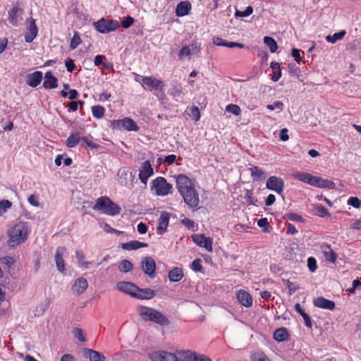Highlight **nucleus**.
<instances>
[{"label":"nucleus","instance_id":"obj_1","mask_svg":"<svg viewBox=\"0 0 361 361\" xmlns=\"http://www.w3.org/2000/svg\"><path fill=\"white\" fill-rule=\"evenodd\" d=\"M30 231L27 223L18 222L8 231L9 236L8 245L11 247H16L24 243L28 238Z\"/></svg>","mask_w":361,"mask_h":361},{"label":"nucleus","instance_id":"obj_2","mask_svg":"<svg viewBox=\"0 0 361 361\" xmlns=\"http://www.w3.org/2000/svg\"><path fill=\"white\" fill-rule=\"evenodd\" d=\"M93 209L109 216H115L121 212V207L106 196H102L96 200Z\"/></svg>","mask_w":361,"mask_h":361},{"label":"nucleus","instance_id":"obj_3","mask_svg":"<svg viewBox=\"0 0 361 361\" xmlns=\"http://www.w3.org/2000/svg\"><path fill=\"white\" fill-rule=\"evenodd\" d=\"M151 189L157 196H166L173 192V185L164 177L159 176L151 183Z\"/></svg>","mask_w":361,"mask_h":361},{"label":"nucleus","instance_id":"obj_4","mask_svg":"<svg viewBox=\"0 0 361 361\" xmlns=\"http://www.w3.org/2000/svg\"><path fill=\"white\" fill-rule=\"evenodd\" d=\"M94 26L99 32L106 34L116 30L120 25L116 20H108L102 18L94 23Z\"/></svg>","mask_w":361,"mask_h":361},{"label":"nucleus","instance_id":"obj_5","mask_svg":"<svg viewBox=\"0 0 361 361\" xmlns=\"http://www.w3.org/2000/svg\"><path fill=\"white\" fill-rule=\"evenodd\" d=\"M184 200L185 203L190 208H197L200 203L199 194L195 187L189 188L184 192L180 194Z\"/></svg>","mask_w":361,"mask_h":361},{"label":"nucleus","instance_id":"obj_6","mask_svg":"<svg viewBox=\"0 0 361 361\" xmlns=\"http://www.w3.org/2000/svg\"><path fill=\"white\" fill-rule=\"evenodd\" d=\"M142 82L140 85L144 89H148L149 90H160L163 92V81L157 79L152 76H145L141 77Z\"/></svg>","mask_w":361,"mask_h":361},{"label":"nucleus","instance_id":"obj_7","mask_svg":"<svg viewBox=\"0 0 361 361\" xmlns=\"http://www.w3.org/2000/svg\"><path fill=\"white\" fill-rule=\"evenodd\" d=\"M284 181L282 178L273 176L269 177L266 183L267 188L275 191L279 195H281L284 189Z\"/></svg>","mask_w":361,"mask_h":361},{"label":"nucleus","instance_id":"obj_8","mask_svg":"<svg viewBox=\"0 0 361 361\" xmlns=\"http://www.w3.org/2000/svg\"><path fill=\"white\" fill-rule=\"evenodd\" d=\"M141 267L144 273L150 279L155 277L156 263L152 257H145L142 260Z\"/></svg>","mask_w":361,"mask_h":361},{"label":"nucleus","instance_id":"obj_9","mask_svg":"<svg viewBox=\"0 0 361 361\" xmlns=\"http://www.w3.org/2000/svg\"><path fill=\"white\" fill-rule=\"evenodd\" d=\"M27 32L25 35V41L27 43L32 42L37 37L38 33V28L35 23V19L30 18L26 20Z\"/></svg>","mask_w":361,"mask_h":361},{"label":"nucleus","instance_id":"obj_10","mask_svg":"<svg viewBox=\"0 0 361 361\" xmlns=\"http://www.w3.org/2000/svg\"><path fill=\"white\" fill-rule=\"evenodd\" d=\"M176 183V188L180 194L194 187L191 180L185 175L178 174L174 176Z\"/></svg>","mask_w":361,"mask_h":361},{"label":"nucleus","instance_id":"obj_11","mask_svg":"<svg viewBox=\"0 0 361 361\" xmlns=\"http://www.w3.org/2000/svg\"><path fill=\"white\" fill-rule=\"evenodd\" d=\"M154 173V169L149 161H145L142 163L139 170L138 177L140 182L146 184L148 178Z\"/></svg>","mask_w":361,"mask_h":361},{"label":"nucleus","instance_id":"obj_12","mask_svg":"<svg viewBox=\"0 0 361 361\" xmlns=\"http://www.w3.org/2000/svg\"><path fill=\"white\" fill-rule=\"evenodd\" d=\"M319 250L323 255L325 261L331 263L335 264L338 257L337 254L333 250L331 246L326 243H322L319 246Z\"/></svg>","mask_w":361,"mask_h":361},{"label":"nucleus","instance_id":"obj_13","mask_svg":"<svg viewBox=\"0 0 361 361\" xmlns=\"http://www.w3.org/2000/svg\"><path fill=\"white\" fill-rule=\"evenodd\" d=\"M150 357L152 361H180L175 354L164 350L154 352Z\"/></svg>","mask_w":361,"mask_h":361},{"label":"nucleus","instance_id":"obj_14","mask_svg":"<svg viewBox=\"0 0 361 361\" xmlns=\"http://www.w3.org/2000/svg\"><path fill=\"white\" fill-rule=\"evenodd\" d=\"M194 243L200 247H204L207 251H212V239L206 237L204 234H196L192 236Z\"/></svg>","mask_w":361,"mask_h":361},{"label":"nucleus","instance_id":"obj_15","mask_svg":"<svg viewBox=\"0 0 361 361\" xmlns=\"http://www.w3.org/2000/svg\"><path fill=\"white\" fill-rule=\"evenodd\" d=\"M116 289L135 298L137 286L130 282L119 281L116 284Z\"/></svg>","mask_w":361,"mask_h":361},{"label":"nucleus","instance_id":"obj_16","mask_svg":"<svg viewBox=\"0 0 361 361\" xmlns=\"http://www.w3.org/2000/svg\"><path fill=\"white\" fill-rule=\"evenodd\" d=\"M87 281L83 277H80L75 281L71 290L73 294L80 295L87 288Z\"/></svg>","mask_w":361,"mask_h":361},{"label":"nucleus","instance_id":"obj_17","mask_svg":"<svg viewBox=\"0 0 361 361\" xmlns=\"http://www.w3.org/2000/svg\"><path fill=\"white\" fill-rule=\"evenodd\" d=\"M236 296L238 300L242 305L247 307L252 306V297L247 291L240 289L238 291Z\"/></svg>","mask_w":361,"mask_h":361},{"label":"nucleus","instance_id":"obj_18","mask_svg":"<svg viewBox=\"0 0 361 361\" xmlns=\"http://www.w3.org/2000/svg\"><path fill=\"white\" fill-rule=\"evenodd\" d=\"M43 87L45 89H54L58 87V79L51 71L45 73Z\"/></svg>","mask_w":361,"mask_h":361},{"label":"nucleus","instance_id":"obj_19","mask_svg":"<svg viewBox=\"0 0 361 361\" xmlns=\"http://www.w3.org/2000/svg\"><path fill=\"white\" fill-rule=\"evenodd\" d=\"M135 298L140 300H150L154 298L155 291L150 288H140L137 286Z\"/></svg>","mask_w":361,"mask_h":361},{"label":"nucleus","instance_id":"obj_20","mask_svg":"<svg viewBox=\"0 0 361 361\" xmlns=\"http://www.w3.org/2000/svg\"><path fill=\"white\" fill-rule=\"evenodd\" d=\"M82 353L84 357L88 358L90 361H105L106 360L103 354L92 349L84 348Z\"/></svg>","mask_w":361,"mask_h":361},{"label":"nucleus","instance_id":"obj_21","mask_svg":"<svg viewBox=\"0 0 361 361\" xmlns=\"http://www.w3.org/2000/svg\"><path fill=\"white\" fill-rule=\"evenodd\" d=\"M170 214L167 212H163L159 219L157 231L160 234L165 233L169 226Z\"/></svg>","mask_w":361,"mask_h":361},{"label":"nucleus","instance_id":"obj_22","mask_svg":"<svg viewBox=\"0 0 361 361\" xmlns=\"http://www.w3.org/2000/svg\"><path fill=\"white\" fill-rule=\"evenodd\" d=\"M42 80V73L41 71H37L32 73H30L27 75L26 83L27 85L32 87H35L38 86Z\"/></svg>","mask_w":361,"mask_h":361},{"label":"nucleus","instance_id":"obj_23","mask_svg":"<svg viewBox=\"0 0 361 361\" xmlns=\"http://www.w3.org/2000/svg\"><path fill=\"white\" fill-rule=\"evenodd\" d=\"M294 178H297L298 180L307 183L310 185L315 186L316 185V176H314L310 173H294L293 175Z\"/></svg>","mask_w":361,"mask_h":361},{"label":"nucleus","instance_id":"obj_24","mask_svg":"<svg viewBox=\"0 0 361 361\" xmlns=\"http://www.w3.org/2000/svg\"><path fill=\"white\" fill-rule=\"evenodd\" d=\"M191 4L188 1H181L177 5L176 14L178 17L188 15L191 10Z\"/></svg>","mask_w":361,"mask_h":361},{"label":"nucleus","instance_id":"obj_25","mask_svg":"<svg viewBox=\"0 0 361 361\" xmlns=\"http://www.w3.org/2000/svg\"><path fill=\"white\" fill-rule=\"evenodd\" d=\"M65 251V247H59L56 249L55 253V262L57 267V269L60 272H63L65 270V263L63 259V253Z\"/></svg>","mask_w":361,"mask_h":361},{"label":"nucleus","instance_id":"obj_26","mask_svg":"<svg viewBox=\"0 0 361 361\" xmlns=\"http://www.w3.org/2000/svg\"><path fill=\"white\" fill-rule=\"evenodd\" d=\"M184 274L182 268L174 267L169 271L168 277L171 282L180 281L183 278Z\"/></svg>","mask_w":361,"mask_h":361},{"label":"nucleus","instance_id":"obj_27","mask_svg":"<svg viewBox=\"0 0 361 361\" xmlns=\"http://www.w3.org/2000/svg\"><path fill=\"white\" fill-rule=\"evenodd\" d=\"M148 245L138 240H131L126 243H122L121 247L126 250H135L141 247H146Z\"/></svg>","mask_w":361,"mask_h":361},{"label":"nucleus","instance_id":"obj_28","mask_svg":"<svg viewBox=\"0 0 361 361\" xmlns=\"http://www.w3.org/2000/svg\"><path fill=\"white\" fill-rule=\"evenodd\" d=\"M274 338L278 342H283L288 338V330L284 327L276 329L274 333Z\"/></svg>","mask_w":361,"mask_h":361},{"label":"nucleus","instance_id":"obj_29","mask_svg":"<svg viewBox=\"0 0 361 361\" xmlns=\"http://www.w3.org/2000/svg\"><path fill=\"white\" fill-rule=\"evenodd\" d=\"M81 137L79 133H71L66 141V146L68 148H73L80 143Z\"/></svg>","mask_w":361,"mask_h":361},{"label":"nucleus","instance_id":"obj_30","mask_svg":"<svg viewBox=\"0 0 361 361\" xmlns=\"http://www.w3.org/2000/svg\"><path fill=\"white\" fill-rule=\"evenodd\" d=\"M248 170L254 180H260L265 178L264 171L257 166H252Z\"/></svg>","mask_w":361,"mask_h":361},{"label":"nucleus","instance_id":"obj_31","mask_svg":"<svg viewBox=\"0 0 361 361\" xmlns=\"http://www.w3.org/2000/svg\"><path fill=\"white\" fill-rule=\"evenodd\" d=\"M317 307L326 310H333L335 307L334 301L326 299L323 297L317 298Z\"/></svg>","mask_w":361,"mask_h":361},{"label":"nucleus","instance_id":"obj_32","mask_svg":"<svg viewBox=\"0 0 361 361\" xmlns=\"http://www.w3.org/2000/svg\"><path fill=\"white\" fill-rule=\"evenodd\" d=\"M270 67L274 71L271 80L274 82L279 81L281 77V64L279 62L272 61L270 63Z\"/></svg>","mask_w":361,"mask_h":361},{"label":"nucleus","instance_id":"obj_33","mask_svg":"<svg viewBox=\"0 0 361 361\" xmlns=\"http://www.w3.org/2000/svg\"><path fill=\"white\" fill-rule=\"evenodd\" d=\"M22 11L18 6H13L8 12V21L13 25H18V16Z\"/></svg>","mask_w":361,"mask_h":361},{"label":"nucleus","instance_id":"obj_34","mask_svg":"<svg viewBox=\"0 0 361 361\" xmlns=\"http://www.w3.org/2000/svg\"><path fill=\"white\" fill-rule=\"evenodd\" d=\"M345 35L346 31L343 30L339 31L338 32L334 33L332 35H329L326 36L325 39L328 42L334 44L337 41L342 39L345 36Z\"/></svg>","mask_w":361,"mask_h":361},{"label":"nucleus","instance_id":"obj_35","mask_svg":"<svg viewBox=\"0 0 361 361\" xmlns=\"http://www.w3.org/2000/svg\"><path fill=\"white\" fill-rule=\"evenodd\" d=\"M183 361H198L200 356L195 352L190 350H183L179 353Z\"/></svg>","mask_w":361,"mask_h":361},{"label":"nucleus","instance_id":"obj_36","mask_svg":"<svg viewBox=\"0 0 361 361\" xmlns=\"http://www.w3.org/2000/svg\"><path fill=\"white\" fill-rule=\"evenodd\" d=\"M122 128L128 130H137L138 127L135 122L130 118H125L123 119Z\"/></svg>","mask_w":361,"mask_h":361},{"label":"nucleus","instance_id":"obj_37","mask_svg":"<svg viewBox=\"0 0 361 361\" xmlns=\"http://www.w3.org/2000/svg\"><path fill=\"white\" fill-rule=\"evenodd\" d=\"M81 144L80 146L82 147H84L85 149H98L99 147V145L97 144L96 142H93L92 140H90L87 137H81L80 140Z\"/></svg>","mask_w":361,"mask_h":361},{"label":"nucleus","instance_id":"obj_38","mask_svg":"<svg viewBox=\"0 0 361 361\" xmlns=\"http://www.w3.org/2000/svg\"><path fill=\"white\" fill-rule=\"evenodd\" d=\"M263 40L264 43L269 47V51L271 53H274L277 51L279 47L276 40L273 37L266 36L264 37Z\"/></svg>","mask_w":361,"mask_h":361},{"label":"nucleus","instance_id":"obj_39","mask_svg":"<svg viewBox=\"0 0 361 361\" xmlns=\"http://www.w3.org/2000/svg\"><path fill=\"white\" fill-rule=\"evenodd\" d=\"M140 316H163L160 312L154 309L147 307H140L139 310Z\"/></svg>","mask_w":361,"mask_h":361},{"label":"nucleus","instance_id":"obj_40","mask_svg":"<svg viewBox=\"0 0 361 361\" xmlns=\"http://www.w3.org/2000/svg\"><path fill=\"white\" fill-rule=\"evenodd\" d=\"M169 94L172 96L176 101H178V98L184 94L183 88L180 85H174L170 90Z\"/></svg>","mask_w":361,"mask_h":361},{"label":"nucleus","instance_id":"obj_41","mask_svg":"<svg viewBox=\"0 0 361 361\" xmlns=\"http://www.w3.org/2000/svg\"><path fill=\"white\" fill-rule=\"evenodd\" d=\"M92 113L94 118L100 119L104 116L105 109L101 105H95L92 107Z\"/></svg>","mask_w":361,"mask_h":361},{"label":"nucleus","instance_id":"obj_42","mask_svg":"<svg viewBox=\"0 0 361 361\" xmlns=\"http://www.w3.org/2000/svg\"><path fill=\"white\" fill-rule=\"evenodd\" d=\"M128 174H131V173L129 171V169H127L126 168L120 169L118 171L117 176L121 180V184L127 185V179Z\"/></svg>","mask_w":361,"mask_h":361},{"label":"nucleus","instance_id":"obj_43","mask_svg":"<svg viewBox=\"0 0 361 361\" xmlns=\"http://www.w3.org/2000/svg\"><path fill=\"white\" fill-rule=\"evenodd\" d=\"M335 186L336 185L333 181L317 177V188H334Z\"/></svg>","mask_w":361,"mask_h":361},{"label":"nucleus","instance_id":"obj_44","mask_svg":"<svg viewBox=\"0 0 361 361\" xmlns=\"http://www.w3.org/2000/svg\"><path fill=\"white\" fill-rule=\"evenodd\" d=\"M133 269V264L128 259H123L119 265L118 270L123 273H127Z\"/></svg>","mask_w":361,"mask_h":361},{"label":"nucleus","instance_id":"obj_45","mask_svg":"<svg viewBox=\"0 0 361 361\" xmlns=\"http://www.w3.org/2000/svg\"><path fill=\"white\" fill-rule=\"evenodd\" d=\"M145 320L155 322L161 326H167L170 324L168 317H142Z\"/></svg>","mask_w":361,"mask_h":361},{"label":"nucleus","instance_id":"obj_46","mask_svg":"<svg viewBox=\"0 0 361 361\" xmlns=\"http://www.w3.org/2000/svg\"><path fill=\"white\" fill-rule=\"evenodd\" d=\"M75 257L78 260V262L79 264L84 267L87 268L90 262L85 260V255L82 251L81 250H76L75 251Z\"/></svg>","mask_w":361,"mask_h":361},{"label":"nucleus","instance_id":"obj_47","mask_svg":"<svg viewBox=\"0 0 361 361\" xmlns=\"http://www.w3.org/2000/svg\"><path fill=\"white\" fill-rule=\"evenodd\" d=\"M252 361H271L269 358L262 352H256L251 355Z\"/></svg>","mask_w":361,"mask_h":361},{"label":"nucleus","instance_id":"obj_48","mask_svg":"<svg viewBox=\"0 0 361 361\" xmlns=\"http://www.w3.org/2000/svg\"><path fill=\"white\" fill-rule=\"evenodd\" d=\"M283 219L291 221H302V217L295 213H286L283 216Z\"/></svg>","mask_w":361,"mask_h":361},{"label":"nucleus","instance_id":"obj_49","mask_svg":"<svg viewBox=\"0 0 361 361\" xmlns=\"http://www.w3.org/2000/svg\"><path fill=\"white\" fill-rule=\"evenodd\" d=\"M226 110L235 116H239L241 114V109L240 106L236 104H230L227 105Z\"/></svg>","mask_w":361,"mask_h":361},{"label":"nucleus","instance_id":"obj_50","mask_svg":"<svg viewBox=\"0 0 361 361\" xmlns=\"http://www.w3.org/2000/svg\"><path fill=\"white\" fill-rule=\"evenodd\" d=\"M12 206V202L8 200H3L0 201V216L4 214L8 209Z\"/></svg>","mask_w":361,"mask_h":361},{"label":"nucleus","instance_id":"obj_51","mask_svg":"<svg viewBox=\"0 0 361 361\" xmlns=\"http://www.w3.org/2000/svg\"><path fill=\"white\" fill-rule=\"evenodd\" d=\"M81 43V39L77 32H75L70 43V48L75 49Z\"/></svg>","mask_w":361,"mask_h":361},{"label":"nucleus","instance_id":"obj_52","mask_svg":"<svg viewBox=\"0 0 361 361\" xmlns=\"http://www.w3.org/2000/svg\"><path fill=\"white\" fill-rule=\"evenodd\" d=\"M245 198L250 204L256 205L257 200L254 197L252 190H246L245 193Z\"/></svg>","mask_w":361,"mask_h":361},{"label":"nucleus","instance_id":"obj_53","mask_svg":"<svg viewBox=\"0 0 361 361\" xmlns=\"http://www.w3.org/2000/svg\"><path fill=\"white\" fill-rule=\"evenodd\" d=\"M72 333H73V336H75V338L78 339L80 341H81V342L85 341V337L84 336L83 331L82 329L75 327L73 329Z\"/></svg>","mask_w":361,"mask_h":361},{"label":"nucleus","instance_id":"obj_54","mask_svg":"<svg viewBox=\"0 0 361 361\" xmlns=\"http://www.w3.org/2000/svg\"><path fill=\"white\" fill-rule=\"evenodd\" d=\"M191 55L190 49L188 46H183L178 52V58L183 60L184 56H190Z\"/></svg>","mask_w":361,"mask_h":361},{"label":"nucleus","instance_id":"obj_55","mask_svg":"<svg viewBox=\"0 0 361 361\" xmlns=\"http://www.w3.org/2000/svg\"><path fill=\"white\" fill-rule=\"evenodd\" d=\"M286 286L288 289L289 295H293L296 290L300 289V286L296 283L291 282L289 280L286 281Z\"/></svg>","mask_w":361,"mask_h":361},{"label":"nucleus","instance_id":"obj_56","mask_svg":"<svg viewBox=\"0 0 361 361\" xmlns=\"http://www.w3.org/2000/svg\"><path fill=\"white\" fill-rule=\"evenodd\" d=\"M267 108L270 111L278 109L279 111H281L283 109V104L282 102L276 101L272 104L267 105Z\"/></svg>","mask_w":361,"mask_h":361},{"label":"nucleus","instance_id":"obj_57","mask_svg":"<svg viewBox=\"0 0 361 361\" xmlns=\"http://www.w3.org/2000/svg\"><path fill=\"white\" fill-rule=\"evenodd\" d=\"M348 204L356 209H358L361 207V201L357 197H350L348 200Z\"/></svg>","mask_w":361,"mask_h":361},{"label":"nucleus","instance_id":"obj_58","mask_svg":"<svg viewBox=\"0 0 361 361\" xmlns=\"http://www.w3.org/2000/svg\"><path fill=\"white\" fill-rule=\"evenodd\" d=\"M253 12V8L252 6H247L246 9L243 11H237L235 12V16L238 17H247L251 15Z\"/></svg>","mask_w":361,"mask_h":361},{"label":"nucleus","instance_id":"obj_59","mask_svg":"<svg viewBox=\"0 0 361 361\" xmlns=\"http://www.w3.org/2000/svg\"><path fill=\"white\" fill-rule=\"evenodd\" d=\"M134 21L135 20L133 17L127 16L121 21V26L123 28L127 29L133 24Z\"/></svg>","mask_w":361,"mask_h":361},{"label":"nucleus","instance_id":"obj_60","mask_svg":"<svg viewBox=\"0 0 361 361\" xmlns=\"http://www.w3.org/2000/svg\"><path fill=\"white\" fill-rule=\"evenodd\" d=\"M191 54H197L201 51V44L198 42H192L190 46Z\"/></svg>","mask_w":361,"mask_h":361},{"label":"nucleus","instance_id":"obj_61","mask_svg":"<svg viewBox=\"0 0 361 361\" xmlns=\"http://www.w3.org/2000/svg\"><path fill=\"white\" fill-rule=\"evenodd\" d=\"M2 264L6 265L8 267H11L14 264L15 260L13 257L9 256H5L0 259Z\"/></svg>","mask_w":361,"mask_h":361},{"label":"nucleus","instance_id":"obj_62","mask_svg":"<svg viewBox=\"0 0 361 361\" xmlns=\"http://www.w3.org/2000/svg\"><path fill=\"white\" fill-rule=\"evenodd\" d=\"M317 216L321 217L330 216L329 212L322 205H317Z\"/></svg>","mask_w":361,"mask_h":361},{"label":"nucleus","instance_id":"obj_63","mask_svg":"<svg viewBox=\"0 0 361 361\" xmlns=\"http://www.w3.org/2000/svg\"><path fill=\"white\" fill-rule=\"evenodd\" d=\"M192 269L195 271H202V260L200 259H195L192 263Z\"/></svg>","mask_w":361,"mask_h":361},{"label":"nucleus","instance_id":"obj_64","mask_svg":"<svg viewBox=\"0 0 361 361\" xmlns=\"http://www.w3.org/2000/svg\"><path fill=\"white\" fill-rule=\"evenodd\" d=\"M28 202L34 206V207H39V200H38V195H35V194H32L30 195L29 197H28Z\"/></svg>","mask_w":361,"mask_h":361}]
</instances>
